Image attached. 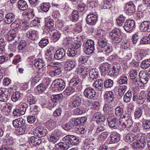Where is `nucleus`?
Masks as SVG:
<instances>
[{"label":"nucleus","mask_w":150,"mask_h":150,"mask_svg":"<svg viewBox=\"0 0 150 150\" xmlns=\"http://www.w3.org/2000/svg\"><path fill=\"white\" fill-rule=\"evenodd\" d=\"M127 89V86L125 85H120L118 88V94L120 96H122L125 92Z\"/></svg>","instance_id":"nucleus-46"},{"label":"nucleus","mask_w":150,"mask_h":150,"mask_svg":"<svg viewBox=\"0 0 150 150\" xmlns=\"http://www.w3.org/2000/svg\"><path fill=\"white\" fill-rule=\"evenodd\" d=\"M83 94L86 98L92 99H94L96 97V92L92 87H88L85 89Z\"/></svg>","instance_id":"nucleus-8"},{"label":"nucleus","mask_w":150,"mask_h":150,"mask_svg":"<svg viewBox=\"0 0 150 150\" xmlns=\"http://www.w3.org/2000/svg\"><path fill=\"white\" fill-rule=\"evenodd\" d=\"M109 68V66L107 63L103 64L99 67L100 71L102 74L107 73Z\"/></svg>","instance_id":"nucleus-39"},{"label":"nucleus","mask_w":150,"mask_h":150,"mask_svg":"<svg viewBox=\"0 0 150 150\" xmlns=\"http://www.w3.org/2000/svg\"><path fill=\"white\" fill-rule=\"evenodd\" d=\"M58 145L59 146L58 148V150H67L70 147L65 141H64V142H59Z\"/></svg>","instance_id":"nucleus-35"},{"label":"nucleus","mask_w":150,"mask_h":150,"mask_svg":"<svg viewBox=\"0 0 150 150\" xmlns=\"http://www.w3.org/2000/svg\"><path fill=\"white\" fill-rule=\"evenodd\" d=\"M113 81L110 79H108L105 81L104 83V87L106 88L111 87L113 85Z\"/></svg>","instance_id":"nucleus-63"},{"label":"nucleus","mask_w":150,"mask_h":150,"mask_svg":"<svg viewBox=\"0 0 150 150\" xmlns=\"http://www.w3.org/2000/svg\"><path fill=\"white\" fill-rule=\"evenodd\" d=\"M18 6L19 9L22 11L26 10L28 8L27 2L23 0H20L18 2Z\"/></svg>","instance_id":"nucleus-30"},{"label":"nucleus","mask_w":150,"mask_h":150,"mask_svg":"<svg viewBox=\"0 0 150 150\" xmlns=\"http://www.w3.org/2000/svg\"><path fill=\"white\" fill-rule=\"evenodd\" d=\"M17 42L16 40H14L13 42H10L9 43L8 49L12 52H15L16 49Z\"/></svg>","instance_id":"nucleus-45"},{"label":"nucleus","mask_w":150,"mask_h":150,"mask_svg":"<svg viewBox=\"0 0 150 150\" xmlns=\"http://www.w3.org/2000/svg\"><path fill=\"white\" fill-rule=\"evenodd\" d=\"M127 77L122 75L118 78L117 82L120 84H126L127 83Z\"/></svg>","instance_id":"nucleus-43"},{"label":"nucleus","mask_w":150,"mask_h":150,"mask_svg":"<svg viewBox=\"0 0 150 150\" xmlns=\"http://www.w3.org/2000/svg\"><path fill=\"white\" fill-rule=\"evenodd\" d=\"M109 134L108 132H104L100 134L98 137V139L100 140H104L105 139Z\"/></svg>","instance_id":"nucleus-58"},{"label":"nucleus","mask_w":150,"mask_h":150,"mask_svg":"<svg viewBox=\"0 0 150 150\" xmlns=\"http://www.w3.org/2000/svg\"><path fill=\"white\" fill-rule=\"evenodd\" d=\"M52 85L59 91L63 90L65 87V83L62 79H55L52 82Z\"/></svg>","instance_id":"nucleus-9"},{"label":"nucleus","mask_w":150,"mask_h":150,"mask_svg":"<svg viewBox=\"0 0 150 150\" xmlns=\"http://www.w3.org/2000/svg\"><path fill=\"white\" fill-rule=\"evenodd\" d=\"M126 13L128 15H132L135 11L134 7H125V8Z\"/></svg>","instance_id":"nucleus-60"},{"label":"nucleus","mask_w":150,"mask_h":150,"mask_svg":"<svg viewBox=\"0 0 150 150\" xmlns=\"http://www.w3.org/2000/svg\"><path fill=\"white\" fill-rule=\"evenodd\" d=\"M98 70L96 69H93L90 70L88 73L91 79L94 80L98 77Z\"/></svg>","instance_id":"nucleus-31"},{"label":"nucleus","mask_w":150,"mask_h":150,"mask_svg":"<svg viewBox=\"0 0 150 150\" xmlns=\"http://www.w3.org/2000/svg\"><path fill=\"white\" fill-rule=\"evenodd\" d=\"M112 109V108L111 106L110 103H106L104 105L103 110L105 114H107L111 111Z\"/></svg>","instance_id":"nucleus-54"},{"label":"nucleus","mask_w":150,"mask_h":150,"mask_svg":"<svg viewBox=\"0 0 150 150\" xmlns=\"http://www.w3.org/2000/svg\"><path fill=\"white\" fill-rule=\"evenodd\" d=\"M121 34V30L116 28L110 32L109 37L113 44L119 43L122 41V36Z\"/></svg>","instance_id":"nucleus-3"},{"label":"nucleus","mask_w":150,"mask_h":150,"mask_svg":"<svg viewBox=\"0 0 150 150\" xmlns=\"http://www.w3.org/2000/svg\"><path fill=\"white\" fill-rule=\"evenodd\" d=\"M25 98L27 100V103L29 105L35 104L36 103L35 98L30 93L26 94Z\"/></svg>","instance_id":"nucleus-33"},{"label":"nucleus","mask_w":150,"mask_h":150,"mask_svg":"<svg viewBox=\"0 0 150 150\" xmlns=\"http://www.w3.org/2000/svg\"><path fill=\"white\" fill-rule=\"evenodd\" d=\"M11 99L14 102H16L20 100L21 99L20 93L16 91L13 93L12 95Z\"/></svg>","instance_id":"nucleus-42"},{"label":"nucleus","mask_w":150,"mask_h":150,"mask_svg":"<svg viewBox=\"0 0 150 150\" xmlns=\"http://www.w3.org/2000/svg\"><path fill=\"white\" fill-rule=\"evenodd\" d=\"M132 97V93L131 91L129 90L124 95L123 98L124 101L128 103L130 101Z\"/></svg>","instance_id":"nucleus-38"},{"label":"nucleus","mask_w":150,"mask_h":150,"mask_svg":"<svg viewBox=\"0 0 150 150\" xmlns=\"http://www.w3.org/2000/svg\"><path fill=\"white\" fill-rule=\"evenodd\" d=\"M94 42L91 40H87L83 44L84 52L88 55L92 54L95 49Z\"/></svg>","instance_id":"nucleus-4"},{"label":"nucleus","mask_w":150,"mask_h":150,"mask_svg":"<svg viewBox=\"0 0 150 150\" xmlns=\"http://www.w3.org/2000/svg\"><path fill=\"white\" fill-rule=\"evenodd\" d=\"M139 28L141 31L150 32V22L146 21L142 22L140 25Z\"/></svg>","instance_id":"nucleus-16"},{"label":"nucleus","mask_w":150,"mask_h":150,"mask_svg":"<svg viewBox=\"0 0 150 150\" xmlns=\"http://www.w3.org/2000/svg\"><path fill=\"white\" fill-rule=\"evenodd\" d=\"M36 131L37 132V135L39 137L45 136L47 132V130L46 129H41L38 130L37 129Z\"/></svg>","instance_id":"nucleus-51"},{"label":"nucleus","mask_w":150,"mask_h":150,"mask_svg":"<svg viewBox=\"0 0 150 150\" xmlns=\"http://www.w3.org/2000/svg\"><path fill=\"white\" fill-rule=\"evenodd\" d=\"M62 72V70L55 69V70L50 72V74L52 76H57L59 75Z\"/></svg>","instance_id":"nucleus-62"},{"label":"nucleus","mask_w":150,"mask_h":150,"mask_svg":"<svg viewBox=\"0 0 150 150\" xmlns=\"http://www.w3.org/2000/svg\"><path fill=\"white\" fill-rule=\"evenodd\" d=\"M105 101L107 103H110L114 100V96L113 93L111 91H106L104 96Z\"/></svg>","instance_id":"nucleus-21"},{"label":"nucleus","mask_w":150,"mask_h":150,"mask_svg":"<svg viewBox=\"0 0 150 150\" xmlns=\"http://www.w3.org/2000/svg\"><path fill=\"white\" fill-rule=\"evenodd\" d=\"M147 94L145 91H141L138 95L139 103L140 104H143L146 100Z\"/></svg>","instance_id":"nucleus-24"},{"label":"nucleus","mask_w":150,"mask_h":150,"mask_svg":"<svg viewBox=\"0 0 150 150\" xmlns=\"http://www.w3.org/2000/svg\"><path fill=\"white\" fill-rule=\"evenodd\" d=\"M78 5L77 7L78 11L79 12H83L85 9L86 6L85 4L83 2H82L80 0V2L78 3Z\"/></svg>","instance_id":"nucleus-61"},{"label":"nucleus","mask_w":150,"mask_h":150,"mask_svg":"<svg viewBox=\"0 0 150 150\" xmlns=\"http://www.w3.org/2000/svg\"><path fill=\"white\" fill-rule=\"evenodd\" d=\"M141 68L144 69H147L150 66V59L143 60L140 64Z\"/></svg>","instance_id":"nucleus-36"},{"label":"nucleus","mask_w":150,"mask_h":150,"mask_svg":"<svg viewBox=\"0 0 150 150\" xmlns=\"http://www.w3.org/2000/svg\"><path fill=\"white\" fill-rule=\"evenodd\" d=\"M8 96L7 94V91L4 88L0 89V101L5 102L8 99Z\"/></svg>","instance_id":"nucleus-22"},{"label":"nucleus","mask_w":150,"mask_h":150,"mask_svg":"<svg viewBox=\"0 0 150 150\" xmlns=\"http://www.w3.org/2000/svg\"><path fill=\"white\" fill-rule=\"evenodd\" d=\"M133 123L132 120L130 119L129 120L125 121L122 125V127L124 128L130 127L132 126Z\"/></svg>","instance_id":"nucleus-57"},{"label":"nucleus","mask_w":150,"mask_h":150,"mask_svg":"<svg viewBox=\"0 0 150 150\" xmlns=\"http://www.w3.org/2000/svg\"><path fill=\"white\" fill-rule=\"evenodd\" d=\"M139 76L140 77V84L142 83L143 84H145L149 80V79L148 78V76L147 75L144 73H142L141 74V71L139 73Z\"/></svg>","instance_id":"nucleus-29"},{"label":"nucleus","mask_w":150,"mask_h":150,"mask_svg":"<svg viewBox=\"0 0 150 150\" xmlns=\"http://www.w3.org/2000/svg\"><path fill=\"white\" fill-rule=\"evenodd\" d=\"M34 65L37 68L41 69L44 65V61L40 59H36L34 61Z\"/></svg>","instance_id":"nucleus-32"},{"label":"nucleus","mask_w":150,"mask_h":150,"mask_svg":"<svg viewBox=\"0 0 150 150\" xmlns=\"http://www.w3.org/2000/svg\"><path fill=\"white\" fill-rule=\"evenodd\" d=\"M15 18V15L12 13L6 14L4 19V22L7 24H10L13 22Z\"/></svg>","instance_id":"nucleus-20"},{"label":"nucleus","mask_w":150,"mask_h":150,"mask_svg":"<svg viewBox=\"0 0 150 150\" xmlns=\"http://www.w3.org/2000/svg\"><path fill=\"white\" fill-rule=\"evenodd\" d=\"M28 106V104L25 103H23L20 104L18 107H19V110L22 113V115L25 114Z\"/></svg>","instance_id":"nucleus-52"},{"label":"nucleus","mask_w":150,"mask_h":150,"mask_svg":"<svg viewBox=\"0 0 150 150\" xmlns=\"http://www.w3.org/2000/svg\"><path fill=\"white\" fill-rule=\"evenodd\" d=\"M114 0H110V1H105L104 2L103 4L102 5V7L103 8H108L110 9V10H112V9H113L114 7H113L110 4V2L113 1Z\"/></svg>","instance_id":"nucleus-49"},{"label":"nucleus","mask_w":150,"mask_h":150,"mask_svg":"<svg viewBox=\"0 0 150 150\" xmlns=\"http://www.w3.org/2000/svg\"><path fill=\"white\" fill-rule=\"evenodd\" d=\"M45 28L49 31L52 30L54 27V21L51 18L47 20L46 21Z\"/></svg>","instance_id":"nucleus-26"},{"label":"nucleus","mask_w":150,"mask_h":150,"mask_svg":"<svg viewBox=\"0 0 150 150\" xmlns=\"http://www.w3.org/2000/svg\"><path fill=\"white\" fill-rule=\"evenodd\" d=\"M71 19L73 22L77 21L79 18L78 11L77 10L73 11L71 13Z\"/></svg>","instance_id":"nucleus-59"},{"label":"nucleus","mask_w":150,"mask_h":150,"mask_svg":"<svg viewBox=\"0 0 150 150\" xmlns=\"http://www.w3.org/2000/svg\"><path fill=\"white\" fill-rule=\"evenodd\" d=\"M48 40L46 38H42L39 43V46L41 48H43L48 43Z\"/></svg>","instance_id":"nucleus-55"},{"label":"nucleus","mask_w":150,"mask_h":150,"mask_svg":"<svg viewBox=\"0 0 150 150\" xmlns=\"http://www.w3.org/2000/svg\"><path fill=\"white\" fill-rule=\"evenodd\" d=\"M12 114L14 117H18L22 115V113L19 110L18 106H16L15 108L13 109Z\"/></svg>","instance_id":"nucleus-48"},{"label":"nucleus","mask_w":150,"mask_h":150,"mask_svg":"<svg viewBox=\"0 0 150 150\" xmlns=\"http://www.w3.org/2000/svg\"><path fill=\"white\" fill-rule=\"evenodd\" d=\"M97 16L94 14H91L87 16L86 18L87 23L90 25H95L97 21Z\"/></svg>","instance_id":"nucleus-15"},{"label":"nucleus","mask_w":150,"mask_h":150,"mask_svg":"<svg viewBox=\"0 0 150 150\" xmlns=\"http://www.w3.org/2000/svg\"><path fill=\"white\" fill-rule=\"evenodd\" d=\"M80 79L78 77L75 78L71 79L69 85L71 86H76L80 82Z\"/></svg>","instance_id":"nucleus-56"},{"label":"nucleus","mask_w":150,"mask_h":150,"mask_svg":"<svg viewBox=\"0 0 150 150\" xmlns=\"http://www.w3.org/2000/svg\"><path fill=\"white\" fill-rule=\"evenodd\" d=\"M98 46L103 49L108 44L106 40L104 38H99L98 40Z\"/></svg>","instance_id":"nucleus-28"},{"label":"nucleus","mask_w":150,"mask_h":150,"mask_svg":"<svg viewBox=\"0 0 150 150\" xmlns=\"http://www.w3.org/2000/svg\"><path fill=\"white\" fill-rule=\"evenodd\" d=\"M142 126L144 129H148L150 128V120H146L142 122Z\"/></svg>","instance_id":"nucleus-64"},{"label":"nucleus","mask_w":150,"mask_h":150,"mask_svg":"<svg viewBox=\"0 0 150 150\" xmlns=\"http://www.w3.org/2000/svg\"><path fill=\"white\" fill-rule=\"evenodd\" d=\"M47 88V86L44 84L43 82L37 86V89L39 93H42L45 91Z\"/></svg>","instance_id":"nucleus-40"},{"label":"nucleus","mask_w":150,"mask_h":150,"mask_svg":"<svg viewBox=\"0 0 150 150\" xmlns=\"http://www.w3.org/2000/svg\"><path fill=\"white\" fill-rule=\"evenodd\" d=\"M64 67L65 70L70 71L74 68L76 66L75 62L72 60H67L65 62Z\"/></svg>","instance_id":"nucleus-14"},{"label":"nucleus","mask_w":150,"mask_h":150,"mask_svg":"<svg viewBox=\"0 0 150 150\" xmlns=\"http://www.w3.org/2000/svg\"><path fill=\"white\" fill-rule=\"evenodd\" d=\"M105 120L104 117H103L102 119L96 120V123L98 125L96 130V133L97 134L100 133L105 129V126L104 124Z\"/></svg>","instance_id":"nucleus-12"},{"label":"nucleus","mask_w":150,"mask_h":150,"mask_svg":"<svg viewBox=\"0 0 150 150\" xmlns=\"http://www.w3.org/2000/svg\"><path fill=\"white\" fill-rule=\"evenodd\" d=\"M81 101L80 97L77 94H75L71 98V101L69 102V106L71 108L76 107L80 105Z\"/></svg>","instance_id":"nucleus-10"},{"label":"nucleus","mask_w":150,"mask_h":150,"mask_svg":"<svg viewBox=\"0 0 150 150\" xmlns=\"http://www.w3.org/2000/svg\"><path fill=\"white\" fill-rule=\"evenodd\" d=\"M26 35L27 38L32 40H36L38 38V32L32 29H30L27 31Z\"/></svg>","instance_id":"nucleus-13"},{"label":"nucleus","mask_w":150,"mask_h":150,"mask_svg":"<svg viewBox=\"0 0 150 150\" xmlns=\"http://www.w3.org/2000/svg\"><path fill=\"white\" fill-rule=\"evenodd\" d=\"M143 110L141 107H137L134 112V118L135 120L139 119L142 115Z\"/></svg>","instance_id":"nucleus-25"},{"label":"nucleus","mask_w":150,"mask_h":150,"mask_svg":"<svg viewBox=\"0 0 150 150\" xmlns=\"http://www.w3.org/2000/svg\"><path fill=\"white\" fill-rule=\"evenodd\" d=\"M25 22L23 20H16L11 23V26L13 29L10 30L8 34L7 38L8 41L13 40L16 38L18 34L17 28L23 29L26 25Z\"/></svg>","instance_id":"nucleus-2"},{"label":"nucleus","mask_w":150,"mask_h":150,"mask_svg":"<svg viewBox=\"0 0 150 150\" xmlns=\"http://www.w3.org/2000/svg\"><path fill=\"white\" fill-rule=\"evenodd\" d=\"M124 29L127 32L131 33L135 29V23L132 20H128L125 21L123 26Z\"/></svg>","instance_id":"nucleus-7"},{"label":"nucleus","mask_w":150,"mask_h":150,"mask_svg":"<svg viewBox=\"0 0 150 150\" xmlns=\"http://www.w3.org/2000/svg\"><path fill=\"white\" fill-rule=\"evenodd\" d=\"M125 141L130 143L136 140L132 145L133 149H141L144 148L146 144V138L145 134L139 133L136 134L130 133L127 134L124 137Z\"/></svg>","instance_id":"nucleus-1"},{"label":"nucleus","mask_w":150,"mask_h":150,"mask_svg":"<svg viewBox=\"0 0 150 150\" xmlns=\"http://www.w3.org/2000/svg\"><path fill=\"white\" fill-rule=\"evenodd\" d=\"M28 126L27 125L17 127V128L15 131V133L17 135H21L26 133H27L26 130Z\"/></svg>","instance_id":"nucleus-23"},{"label":"nucleus","mask_w":150,"mask_h":150,"mask_svg":"<svg viewBox=\"0 0 150 150\" xmlns=\"http://www.w3.org/2000/svg\"><path fill=\"white\" fill-rule=\"evenodd\" d=\"M114 112L116 116L121 117L124 113V110L122 108L118 106L115 108Z\"/></svg>","instance_id":"nucleus-47"},{"label":"nucleus","mask_w":150,"mask_h":150,"mask_svg":"<svg viewBox=\"0 0 150 150\" xmlns=\"http://www.w3.org/2000/svg\"><path fill=\"white\" fill-rule=\"evenodd\" d=\"M51 7V5L49 3H43L40 6V9L43 11L47 12Z\"/></svg>","instance_id":"nucleus-37"},{"label":"nucleus","mask_w":150,"mask_h":150,"mask_svg":"<svg viewBox=\"0 0 150 150\" xmlns=\"http://www.w3.org/2000/svg\"><path fill=\"white\" fill-rule=\"evenodd\" d=\"M125 17L123 15H120L116 19L117 25L119 26H122L125 23Z\"/></svg>","instance_id":"nucleus-41"},{"label":"nucleus","mask_w":150,"mask_h":150,"mask_svg":"<svg viewBox=\"0 0 150 150\" xmlns=\"http://www.w3.org/2000/svg\"><path fill=\"white\" fill-rule=\"evenodd\" d=\"M107 120L108 125L110 127L115 129L118 127L120 122L118 118L113 117H109Z\"/></svg>","instance_id":"nucleus-11"},{"label":"nucleus","mask_w":150,"mask_h":150,"mask_svg":"<svg viewBox=\"0 0 150 150\" xmlns=\"http://www.w3.org/2000/svg\"><path fill=\"white\" fill-rule=\"evenodd\" d=\"M56 123L52 119L47 121L45 123L46 127L50 130L54 129L56 126Z\"/></svg>","instance_id":"nucleus-27"},{"label":"nucleus","mask_w":150,"mask_h":150,"mask_svg":"<svg viewBox=\"0 0 150 150\" xmlns=\"http://www.w3.org/2000/svg\"><path fill=\"white\" fill-rule=\"evenodd\" d=\"M13 106L12 105H9L3 107V111L5 115H8L10 112Z\"/></svg>","instance_id":"nucleus-50"},{"label":"nucleus","mask_w":150,"mask_h":150,"mask_svg":"<svg viewBox=\"0 0 150 150\" xmlns=\"http://www.w3.org/2000/svg\"><path fill=\"white\" fill-rule=\"evenodd\" d=\"M63 140L65 141L69 145H76L79 143L78 138L73 135H67L66 136L63 138Z\"/></svg>","instance_id":"nucleus-6"},{"label":"nucleus","mask_w":150,"mask_h":150,"mask_svg":"<svg viewBox=\"0 0 150 150\" xmlns=\"http://www.w3.org/2000/svg\"><path fill=\"white\" fill-rule=\"evenodd\" d=\"M110 144H113L118 142L120 139V135L116 132H112L110 135Z\"/></svg>","instance_id":"nucleus-17"},{"label":"nucleus","mask_w":150,"mask_h":150,"mask_svg":"<svg viewBox=\"0 0 150 150\" xmlns=\"http://www.w3.org/2000/svg\"><path fill=\"white\" fill-rule=\"evenodd\" d=\"M103 80L101 79L96 81L93 84V86L98 90L101 91L103 88Z\"/></svg>","instance_id":"nucleus-34"},{"label":"nucleus","mask_w":150,"mask_h":150,"mask_svg":"<svg viewBox=\"0 0 150 150\" xmlns=\"http://www.w3.org/2000/svg\"><path fill=\"white\" fill-rule=\"evenodd\" d=\"M129 73L130 77L133 84L136 87H140L141 83L138 77L137 70L132 69L129 71Z\"/></svg>","instance_id":"nucleus-5"},{"label":"nucleus","mask_w":150,"mask_h":150,"mask_svg":"<svg viewBox=\"0 0 150 150\" xmlns=\"http://www.w3.org/2000/svg\"><path fill=\"white\" fill-rule=\"evenodd\" d=\"M12 124L15 128L24 126L27 124L25 123V120L22 117L15 119L12 122Z\"/></svg>","instance_id":"nucleus-18"},{"label":"nucleus","mask_w":150,"mask_h":150,"mask_svg":"<svg viewBox=\"0 0 150 150\" xmlns=\"http://www.w3.org/2000/svg\"><path fill=\"white\" fill-rule=\"evenodd\" d=\"M65 51L63 48H61L57 50L54 55L55 59L59 60L62 59L65 55Z\"/></svg>","instance_id":"nucleus-19"},{"label":"nucleus","mask_w":150,"mask_h":150,"mask_svg":"<svg viewBox=\"0 0 150 150\" xmlns=\"http://www.w3.org/2000/svg\"><path fill=\"white\" fill-rule=\"evenodd\" d=\"M76 54V50L72 47L69 48L67 52V55L70 57H74Z\"/></svg>","instance_id":"nucleus-53"},{"label":"nucleus","mask_w":150,"mask_h":150,"mask_svg":"<svg viewBox=\"0 0 150 150\" xmlns=\"http://www.w3.org/2000/svg\"><path fill=\"white\" fill-rule=\"evenodd\" d=\"M134 55L135 59L138 61L141 60L145 56L144 54L140 52H136Z\"/></svg>","instance_id":"nucleus-44"}]
</instances>
